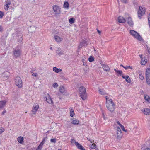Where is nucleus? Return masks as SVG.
<instances>
[{"instance_id": "1", "label": "nucleus", "mask_w": 150, "mask_h": 150, "mask_svg": "<svg viewBox=\"0 0 150 150\" xmlns=\"http://www.w3.org/2000/svg\"><path fill=\"white\" fill-rule=\"evenodd\" d=\"M106 105L107 109L111 112L115 110V105L112 99L109 96H106Z\"/></svg>"}, {"instance_id": "2", "label": "nucleus", "mask_w": 150, "mask_h": 150, "mask_svg": "<svg viewBox=\"0 0 150 150\" xmlns=\"http://www.w3.org/2000/svg\"><path fill=\"white\" fill-rule=\"evenodd\" d=\"M86 91L85 88L83 86L80 87L79 88V92L80 94L81 98L83 100H85L86 98Z\"/></svg>"}, {"instance_id": "3", "label": "nucleus", "mask_w": 150, "mask_h": 150, "mask_svg": "<svg viewBox=\"0 0 150 150\" xmlns=\"http://www.w3.org/2000/svg\"><path fill=\"white\" fill-rule=\"evenodd\" d=\"M130 33L134 38L138 40L141 41H142L143 39L140 36L139 33L134 30H131L130 31Z\"/></svg>"}, {"instance_id": "4", "label": "nucleus", "mask_w": 150, "mask_h": 150, "mask_svg": "<svg viewBox=\"0 0 150 150\" xmlns=\"http://www.w3.org/2000/svg\"><path fill=\"white\" fill-rule=\"evenodd\" d=\"M52 9L54 15L57 16L61 13V11L60 7L57 5L52 6Z\"/></svg>"}, {"instance_id": "5", "label": "nucleus", "mask_w": 150, "mask_h": 150, "mask_svg": "<svg viewBox=\"0 0 150 150\" xmlns=\"http://www.w3.org/2000/svg\"><path fill=\"white\" fill-rule=\"evenodd\" d=\"M14 81L15 84L18 88H21L22 87V81L20 77H16L14 79Z\"/></svg>"}, {"instance_id": "6", "label": "nucleus", "mask_w": 150, "mask_h": 150, "mask_svg": "<svg viewBox=\"0 0 150 150\" xmlns=\"http://www.w3.org/2000/svg\"><path fill=\"white\" fill-rule=\"evenodd\" d=\"M146 11V8L145 7L141 6L139 7L137 11V16L139 18H141L145 14Z\"/></svg>"}, {"instance_id": "7", "label": "nucleus", "mask_w": 150, "mask_h": 150, "mask_svg": "<svg viewBox=\"0 0 150 150\" xmlns=\"http://www.w3.org/2000/svg\"><path fill=\"white\" fill-rule=\"evenodd\" d=\"M146 82L147 84L150 86V69L147 68L145 71Z\"/></svg>"}, {"instance_id": "8", "label": "nucleus", "mask_w": 150, "mask_h": 150, "mask_svg": "<svg viewBox=\"0 0 150 150\" xmlns=\"http://www.w3.org/2000/svg\"><path fill=\"white\" fill-rule=\"evenodd\" d=\"M71 142L73 144H75L78 149L81 150H85L82 146L80 144L76 142L75 140L71 139Z\"/></svg>"}, {"instance_id": "9", "label": "nucleus", "mask_w": 150, "mask_h": 150, "mask_svg": "<svg viewBox=\"0 0 150 150\" xmlns=\"http://www.w3.org/2000/svg\"><path fill=\"white\" fill-rule=\"evenodd\" d=\"M21 53V50L19 49L16 48L13 51V57L16 58L19 57L20 56Z\"/></svg>"}, {"instance_id": "10", "label": "nucleus", "mask_w": 150, "mask_h": 150, "mask_svg": "<svg viewBox=\"0 0 150 150\" xmlns=\"http://www.w3.org/2000/svg\"><path fill=\"white\" fill-rule=\"evenodd\" d=\"M39 108V105L37 104H35L33 105L31 110V115L32 116L35 115L38 111Z\"/></svg>"}, {"instance_id": "11", "label": "nucleus", "mask_w": 150, "mask_h": 150, "mask_svg": "<svg viewBox=\"0 0 150 150\" xmlns=\"http://www.w3.org/2000/svg\"><path fill=\"white\" fill-rule=\"evenodd\" d=\"M125 15L127 23L130 26L132 25L133 24V21L130 16L128 14H125Z\"/></svg>"}, {"instance_id": "12", "label": "nucleus", "mask_w": 150, "mask_h": 150, "mask_svg": "<svg viewBox=\"0 0 150 150\" xmlns=\"http://www.w3.org/2000/svg\"><path fill=\"white\" fill-rule=\"evenodd\" d=\"M45 101L49 104H52L53 101L50 96L48 93H45Z\"/></svg>"}, {"instance_id": "13", "label": "nucleus", "mask_w": 150, "mask_h": 150, "mask_svg": "<svg viewBox=\"0 0 150 150\" xmlns=\"http://www.w3.org/2000/svg\"><path fill=\"white\" fill-rule=\"evenodd\" d=\"M70 122L72 124L75 125H78L80 123V121L78 119L73 117L70 118Z\"/></svg>"}, {"instance_id": "14", "label": "nucleus", "mask_w": 150, "mask_h": 150, "mask_svg": "<svg viewBox=\"0 0 150 150\" xmlns=\"http://www.w3.org/2000/svg\"><path fill=\"white\" fill-rule=\"evenodd\" d=\"M139 56L141 59L140 64L142 65H145L147 63V60L145 57H142V55H140Z\"/></svg>"}, {"instance_id": "15", "label": "nucleus", "mask_w": 150, "mask_h": 150, "mask_svg": "<svg viewBox=\"0 0 150 150\" xmlns=\"http://www.w3.org/2000/svg\"><path fill=\"white\" fill-rule=\"evenodd\" d=\"M142 113L144 115H150V109L144 108L141 110Z\"/></svg>"}, {"instance_id": "16", "label": "nucleus", "mask_w": 150, "mask_h": 150, "mask_svg": "<svg viewBox=\"0 0 150 150\" xmlns=\"http://www.w3.org/2000/svg\"><path fill=\"white\" fill-rule=\"evenodd\" d=\"M11 4L10 1H6L4 5V9L6 10H8Z\"/></svg>"}, {"instance_id": "17", "label": "nucleus", "mask_w": 150, "mask_h": 150, "mask_svg": "<svg viewBox=\"0 0 150 150\" xmlns=\"http://www.w3.org/2000/svg\"><path fill=\"white\" fill-rule=\"evenodd\" d=\"M117 135L118 138H121L122 136V132L120 128L119 127H117Z\"/></svg>"}, {"instance_id": "18", "label": "nucleus", "mask_w": 150, "mask_h": 150, "mask_svg": "<svg viewBox=\"0 0 150 150\" xmlns=\"http://www.w3.org/2000/svg\"><path fill=\"white\" fill-rule=\"evenodd\" d=\"M54 38L55 41L57 42H61L63 40L62 38L57 35H54Z\"/></svg>"}, {"instance_id": "19", "label": "nucleus", "mask_w": 150, "mask_h": 150, "mask_svg": "<svg viewBox=\"0 0 150 150\" xmlns=\"http://www.w3.org/2000/svg\"><path fill=\"white\" fill-rule=\"evenodd\" d=\"M125 18H126L125 17L124 18L122 16H119L118 18V21L121 23H124L126 21Z\"/></svg>"}, {"instance_id": "20", "label": "nucleus", "mask_w": 150, "mask_h": 150, "mask_svg": "<svg viewBox=\"0 0 150 150\" xmlns=\"http://www.w3.org/2000/svg\"><path fill=\"white\" fill-rule=\"evenodd\" d=\"M122 77L124 79H125L126 81L128 83H129L131 82V80L129 77L127 75H122Z\"/></svg>"}, {"instance_id": "21", "label": "nucleus", "mask_w": 150, "mask_h": 150, "mask_svg": "<svg viewBox=\"0 0 150 150\" xmlns=\"http://www.w3.org/2000/svg\"><path fill=\"white\" fill-rule=\"evenodd\" d=\"M69 112L70 116L71 117H73L75 115L74 110L73 108L71 107L69 108Z\"/></svg>"}, {"instance_id": "22", "label": "nucleus", "mask_w": 150, "mask_h": 150, "mask_svg": "<svg viewBox=\"0 0 150 150\" xmlns=\"http://www.w3.org/2000/svg\"><path fill=\"white\" fill-rule=\"evenodd\" d=\"M102 66V68L104 71L107 72L109 71L110 69L108 65L105 64H103Z\"/></svg>"}, {"instance_id": "23", "label": "nucleus", "mask_w": 150, "mask_h": 150, "mask_svg": "<svg viewBox=\"0 0 150 150\" xmlns=\"http://www.w3.org/2000/svg\"><path fill=\"white\" fill-rule=\"evenodd\" d=\"M144 99L146 102L150 103V97L146 94L144 95Z\"/></svg>"}, {"instance_id": "24", "label": "nucleus", "mask_w": 150, "mask_h": 150, "mask_svg": "<svg viewBox=\"0 0 150 150\" xmlns=\"http://www.w3.org/2000/svg\"><path fill=\"white\" fill-rule=\"evenodd\" d=\"M18 142L21 144H22L23 143L24 138L23 137H18L17 139Z\"/></svg>"}, {"instance_id": "25", "label": "nucleus", "mask_w": 150, "mask_h": 150, "mask_svg": "<svg viewBox=\"0 0 150 150\" xmlns=\"http://www.w3.org/2000/svg\"><path fill=\"white\" fill-rule=\"evenodd\" d=\"M53 71L56 73H59L62 71V70L60 68H58L56 67H54L52 68Z\"/></svg>"}, {"instance_id": "26", "label": "nucleus", "mask_w": 150, "mask_h": 150, "mask_svg": "<svg viewBox=\"0 0 150 150\" xmlns=\"http://www.w3.org/2000/svg\"><path fill=\"white\" fill-rule=\"evenodd\" d=\"M63 7L65 9L68 10L69 9V4L68 1H64L63 4Z\"/></svg>"}, {"instance_id": "27", "label": "nucleus", "mask_w": 150, "mask_h": 150, "mask_svg": "<svg viewBox=\"0 0 150 150\" xmlns=\"http://www.w3.org/2000/svg\"><path fill=\"white\" fill-rule=\"evenodd\" d=\"M7 102L5 100L0 101V108L4 107L6 105Z\"/></svg>"}, {"instance_id": "28", "label": "nucleus", "mask_w": 150, "mask_h": 150, "mask_svg": "<svg viewBox=\"0 0 150 150\" xmlns=\"http://www.w3.org/2000/svg\"><path fill=\"white\" fill-rule=\"evenodd\" d=\"M93 142H91L89 145L90 149H95L96 147V145Z\"/></svg>"}, {"instance_id": "29", "label": "nucleus", "mask_w": 150, "mask_h": 150, "mask_svg": "<svg viewBox=\"0 0 150 150\" xmlns=\"http://www.w3.org/2000/svg\"><path fill=\"white\" fill-rule=\"evenodd\" d=\"M59 90L60 92L62 93H64L66 91V90L64 87L63 86H60L59 87Z\"/></svg>"}, {"instance_id": "30", "label": "nucleus", "mask_w": 150, "mask_h": 150, "mask_svg": "<svg viewBox=\"0 0 150 150\" xmlns=\"http://www.w3.org/2000/svg\"><path fill=\"white\" fill-rule=\"evenodd\" d=\"M75 19L73 17H72L69 19V23L71 24L74 23L75 22Z\"/></svg>"}, {"instance_id": "31", "label": "nucleus", "mask_w": 150, "mask_h": 150, "mask_svg": "<svg viewBox=\"0 0 150 150\" xmlns=\"http://www.w3.org/2000/svg\"><path fill=\"white\" fill-rule=\"evenodd\" d=\"M99 93L102 95H104L106 94L105 92L103 89H99Z\"/></svg>"}, {"instance_id": "32", "label": "nucleus", "mask_w": 150, "mask_h": 150, "mask_svg": "<svg viewBox=\"0 0 150 150\" xmlns=\"http://www.w3.org/2000/svg\"><path fill=\"white\" fill-rule=\"evenodd\" d=\"M115 71L118 74L120 75V76H122L123 75L122 74L123 72L119 70L116 69H114Z\"/></svg>"}, {"instance_id": "33", "label": "nucleus", "mask_w": 150, "mask_h": 150, "mask_svg": "<svg viewBox=\"0 0 150 150\" xmlns=\"http://www.w3.org/2000/svg\"><path fill=\"white\" fill-rule=\"evenodd\" d=\"M58 86V84L56 82H54L52 84V86L54 88H57Z\"/></svg>"}, {"instance_id": "34", "label": "nucleus", "mask_w": 150, "mask_h": 150, "mask_svg": "<svg viewBox=\"0 0 150 150\" xmlns=\"http://www.w3.org/2000/svg\"><path fill=\"white\" fill-rule=\"evenodd\" d=\"M88 60L90 62H92L94 61V58L92 56H90L88 58Z\"/></svg>"}, {"instance_id": "35", "label": "nucleus", "mask_w": 150, "mask_h": 150, "mask_svg": "<svg viewBox=\"0 0 150 150\" xmlns=\"http://www.w3.org/2000/svg\"><path fill=\"white\" fill-rule=\"evenodd\" d=\"M123 67L125 69H131V70L133 69V68L132 67L130 66H126V67H124L123 66Z\"/></svg>"}, {"instance_id": "36", "label": "nucleus", "mask_w": 150, "mask_h": 150, "mask_svg": "<svg viewBox=\"0 0 150 150\" xmlns=\"http://www.w3.org/2000/svg\"><path fill=\"white\" fill-rule=\"evenodd\" d=\"M139 79L142 81H143L144 79V77L143 74L139 76Z\"/></svg>"}, {"instance_id": "37", "label": "nucleus", "mask_w": 150, "mask_h": 150, "mask_svg": "<svg viewBox=\"0 0 150 150\" xmlns=\"http://www.w3.org/2000/svg\"><path fill=\"white\" fill-rule=\"evenodd\" d=\"M5 131V129L3 127H0V134Z\"/></svg>"}, {"instance_id": "38", "label": "nucleus", "mask_w": 150, "mask_h": 150, "mask_svg": "<svg viewBox=\"0 0 150 150\" xmlns=\"http://www.w3.org/2000/svg\"><path fill=\"white\" fill-rule=\"evenodd\" d=\"M137 73L139 74V76L143 74L142 71L141 70H139L137 71Z\"/></svg>"}, {"instance_id": "39", "label": "nucleus", "mask_w": 150, "mask_h": 150, "mask_svg": "<svg viewBox=\"0 0 150 150\" xmlns=\"http://www.w3.org/2000/svg\"><path fill=\"white\" fill-rule=\"evenodd\" d=\"M50 142L52 143H55L56 142V139L55 138L51 139Z\"/></svg>"}, {"instance_id": "40", "label": "nucleus", "mask_w": 150, "mask_h": 150, "mask_svg": "<svg viewBox=\"0 0 150 150\" xmlns=\"http://www.w3.org/2000/svg\"><path fill=\"white\" fill-rule=\"evenodd\" d=\"M43 145L41 144H40L38 146L37 149L38 150H41L42 148Z\"/></svg>"}, {"instance_id": "41", "label": "nucleus", "mask_w": 150, "mask_h": 150, "mask_svg": "<svg viewBox=\"0 0 150 150\" xmlns=\"http://www.w3.org/2000/svg\"><path fill=\"white\" fill-rule=\"evenodd\" d=\"M46 138H44L43 139L42 141L40 143V144L43 146L44 144L45 143V142L46 141Z\"/></svg>"}, {"instance_id": "42", "label": "nucleus", "mask_w": 150, "mask_h": 150, "mask_svg": "<svg viewBox=\"0 0 150 150\" xmlns=\"http://www.w3.org/2000/svg\"><path fill=\"white\" fill-rule=\"evenodd\" d=\"M22 36L21 35H20V38L18 39V41L19 42H21L22 41Z\"/></svg>"}, {"instance_id": "43", "label": "nucleus", "mask_w": 150, "mask_h": 150, "mask_svg": "<svg viewBox=\"0 0 150 150\" xmlns=\"http://www.w3.org/2000/svg\"><path fill=\"white\" fill-rule=\"evenodd\" d=\"M122 129L125 132H126L127 131L125 129L124 126L122 125H121L120 126Z\"/></svg>"}, {"instance_id": "44", "label": "nucleus", "mask_w": 150, "mask_h": 150, "mask_svg": "<svg viewBox=\"0 0 150 150\" xmlns=\"http://www.w3.org/2000/svg\"><path fill=\"white\" fill-rule=\"evenodd\" d=\"M102 116L103 117V119L104 120H106V115L103 112H102Z\"/></svg>"}, {"instance_id": "45", "label": "nucleus", "mask_w": 150, "mask_h": 150, "mask_svg": "<svg viewBox=\"0 0 150 150\" xmlns=\"http://www.w3.org/2000/svg\"><path fill=\"white\" fill-rule=\"evenodd\" d=\"M3 13L0 11V18H2L4 16Z\"/></svg>"}, {"instance_id": "46", "label": "nucleus", "mask_w": 150, "mask_h": 150, "mask_svg": "<svg viewBox=\"0 0 150 150\" xmlns=\"http://www.w3.org/2000/svg\"><path fill=\"white\" fill-rule=\"evenodd\" d=\"M149 24L150 27V14L149 15L148 18Z\"/></svg>"}, {"instance_id": "47", "label": "nucleus", "mask_w": 150, "mask_h": 150, "mask_svg": "<svg viewBox=\"0 0 150 150\" xmlns=\"http://www.w3.org/2000/svg\"><path fill=\"white\" fill-rule=\"evenodd\" d=\"M32 75L33 76L37 77L38 76V74L36 73H33Z\"/></svg>"}, {"instance_id": "48", "label": "nucleus", "mask_w": 150, "mask_h": 150, "mask_svg": "<svg viewBox=\"0 0 150 150\" xmlns=\"http://www.w3.org/2000/svg\"><path fill=\"white\" fill-rule=\"evenodd\" d=\"M3 31V28L2 27L0 26V32H2Z\"/></svg>"}, {"instance_id": "49", "label": "nucleus", "mask_w": 150, "mask_h": 150, "mask_svg": "<svg viewBox=\"0 0 150 150\" xmlns=\"http://www.w3.org/2000/svg\"><path fill=\"white\" fill-rule=\"evenodd\" d=\"M117 124L120 127L121 126V125H122L119 122L117 121Z\"/></svg>"}, {"instance_id": "50", "label": "nucleus", "mask_w": 150, "mask_h": 150, "mask_svg": "<svg viewBox=\"0 0 150 150\" xmlns=\"http://www.w3.org/2000/svg\"><path fill=\"white\" fill-rule=\"evenodd\" d=\"M88 140L89 141H90L91 142H94V140H91L89 139H88Z\"/></svg>"}, {"instance_id": "51", "label": "nucleus", "mask_w": 150, "mask_h": 150, "mask_svg": "<svg viewBox=\"0 0 150 150\" xmlns=\"http://www.w3.org/2000/svg\"><path fill=\"white\" fill-rule=\"evenodd\" d=\"M5 113H6V111L5 110L3 111L2 113V114L3 115Z\"/></svg>"}, {"instance_id": "52", "label": "nucleus", "mask_w": 150, "mask_h": 150, "mask_svg": "<svg viewBox=\"0 0 150 150\" xmlns=\"http://www.w3.org/2000/svg\"><path fill=\"white\" fill-rule=\"evenodd\" d=\"M144 150H150V148H146L144 149Z\"/></svg>"}, {"instance_id": "53", "label": "nucleus", "mask_w": 150, "mask_h": 150, "mask_svg": "<svg viewBox=\"0 0 150 150\" xmlns=\"http://www.w3.org/2000/svg\"><path fill=\"white\" fill-rule=\"evenodd\" d=\"M97 31L99 33V34H100L101 33V32L99 30H97Z\"/></svg>"}, {"instance_id": "54", "label": "nucleus", "mask_w": 150, "mask_h": 150, "mask_svg": "<svg viewBox=\"0 0 150 150\" xmlns=\"http://www.w3.org/2000/svg\"><path fill=\"white\" fill-rule=\"evenodd\" d=\"M83 65L85 66L86 65V63H83Z\"/></svg>"}, {"instance_id": "55", "label": "nucleus", "mask_w": 150, "mask_h": 150, "mask_svg": "<svg viewBox=\"0 0 150 150\" xmlns=\"http://www.w3.org/2000/svg\"><path fill=\"white\" fill-rule=\"evenodd\" d=\"M148 52L149 53H150V50H148Z\"/></svg>"}, {"instance_id": "56", "label": "nucleus", "mask_w": 150, "mask_h": 150, "mask_svg": "<svg viewBox=\"0 0 150 150\" xmlns=\"http://www.w3.org/2000/svg\"><path fill=\"white\" fill-rule=\"evenodd\" d=\"M50 49L51 50H52V47H51L50 48Z\"/></svg>"}, {"instance_id": "57", "label": "nucleus", "mask_w": 150, "mask_h": 150, "mask_svg": "<svg viewBox=\"0 0 150 150\" xmlns=\"http://www.w3.org/2000/svg\"><path fill=\"white\" fill-rule=\"evenodd\" d=\"M80 45H82V43H81Z\"/></svg>"}, {"instance_id": "58", "label": "nucleus", "mask_w": 150, "mask_h": 150, "mask_svg": "<svg viewBox=\"0 0 150 150\" xmlns=\"http://www.w3.org/2000/svg\"><path fill=\"white\" fill-rule=\"evenodd\" d=\"M83 61H84V60H83Z\"/></svg>"}, {"instance_id": "59", "label": "nucleus", "mask_w": 150, "mask_h": 150, "mask_svg": "<svg viewBox=\"0 0 150 150\" xmlns=\"http://www.w3.org/2000/svg\"><path fill=\"white\" fill-rule=\"evenodd\" d=\"M36 150H38V149H36Z\"/></svg>"}, {"instance_id": "60", "label": "nucleus", "mask_w": 150, "mask_h": 150, "mask_svg": "<svg viewBox=\"0 0 150 150\" xmlns=\"http://www.w3.org/2000/svg\"><path fill=\"white\" fill-rule=\"evenodd\" d=\"M36 150H38V149H36Z\"/></svg>"}, {"instance_id": "61", "label": "nucleus", "mask_w": 150, "mask_h": 150, "mask_svg": "<svg viewBox=\"0 0 150 150\" xmlns=\"http://www.w3.org/2000/svg\"><path fill=\"white\" fill-rule=\"evenodd\" d=\"M58 150H60V149H58Z\"/></svg>"}]
</instances>
